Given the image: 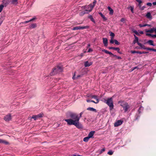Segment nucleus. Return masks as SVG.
<instances>
[{
	"label": "nucleus",
	"mask_w": 156,
	"mask_h": 156,
	"mask_svg": "<svg viewBox=\"0 0 156 156\" xmlns=\"http://www.w3.org/2000/svg\"><path fill=\"white\" fill-rule=\"evenodd\" d=\"M70 116L71 119H65L67 124L69 125H74L78 128H82V125L79 122L80 117L76 114L72 113Z\"/></svg>",
	"instance_id": "f257e3e1"
},
{
	"label": "nucleus",
	"mask_w": 156,
	"mask_h": 156,
	"mask_svg": "<svg viewBox=\"0 0 156 156\" xmlns=\"http://www.w3.org/2000/svg\"><path fill=\"white\" fill-rule=\"evenodd\" d=\"M105 102L109 107L110 110H112L113 108V105L112 98H108L105 100Z\"/></svg>",
	"instance_id": "f03ea898"
},
{
	"label": "nucleus",
	"mask_w": 156,
	"mask_h": 156,
	"mask_svg": "<svg viewBox=\"0 0 156 156\" xmlns=\"http://www.w3.org/2000/svg\"><path fill=\"white\" fill-rule=\"evenodd\" d=\"M18 0H3V4L6 6L7 5L11 2L13 4H16L17 3Z\"/></svg>",
	"instance_id": "7ed1b4c3"
},
{
	"label": "nucleus",
	"mask_w": 156,
	"mask_h": 156,
	"mask_svg": "<svg viewBox=\"0 0 156 156\" xmlns=\"http://www.w3.org/2000/svg\"><path fill=\"white\" fill-rule=\"evenodd\" d=\"M94 7V6H93L91 4H90L86 6L85 8L86 10L83 14H84L85 13H88V12H91Z\"/></svg>",
	"instance_id": "20e7f679"
},
{
	"label": "nucleus",
	"mask_w": 156,
	"mask_h": 156,
	"mask_svg": "<svg viewBox=\"0 0 156 156\" xmlns=\"http://www.w3.org/2000/svg\"><path fill=\"white\" fill-rule=\"evenodd\" d=\"M119 104L123 108L125 112L127 111L129 106L126 103L124 102H119Z\"/></svg>",
	"instance_id": "39448f33"
},
{
	"label": "nucleus",
	"mask_w": 156,
	"mask_h": 156,
	"mask_svg": "<svg viewBox=\"0 0 156 156\" xmlns=\"http://www.w3.org/2000/svg\"><path fill=\"white\" fill-rule=\"evenodd\" d=\"M90 98H94L96 100V101L93 100H91V102H93L95 104L98 103L99 102V100L98 98V97L95 95H91L89 96Z\"/></svg>",
	"instance_id": "423d86ee"
},
{
	"label": "nucleus",
	"mask_w": 156,
	"mask_h": 156,
	"mask_svg": "<svg viewBox=\"0 0 156 156\" xmlns=\"http://www.w3.org/2000/svg\"><path fill=\"white\" fill-rule=\"evenodd\" d=\"M4 119L6 122H9L12 119V115L11 114H9L4 116Z\"/></svg>",
	"instance_id": "0eeeda50"
},
{
	"label": "nucleus",
	"mask_w": 156,
	"mask_h": 156,
	"mask_svg": "<svg viewBox=\"0 0 156 156\" xmlns=\"http://www.w3.org/2000/svg\"><path fill=\"white\" fill-rule=\"evenodd\" d=\"M43 114L42 113H40L37 115H34L32 117V118L36 120L38 118H41Z\"/></svg>",
	"instance_id": "6e6552de"
},
{
	"label": "nucleus",
	"mask_w": 156,
	"mask_h": 156,
	"mask_svg": "<svg viewBox=\"0 0 156 156\" xmlns=\"http://www.w3.org/2000/svg\"><path fill=\"white\" fill-rule=\"evenodd\" d=\"M88 27L87 26H84V27H75L73 29V30H80V29H86V28H88Z\"/></svg>",
	"instance_id": "1a4fd4ad"
},
{
	"label": "nucleus",
	"mask_w": 156,
	"mask_h": 156,
	"mask_svg": "<svg viewBox=\"0 0 156 156\" xmlns=\"http://www.w3.org/2000/svg\"><path fill=\"white\" fill-rule=\"evenodd\" d=\"M122 123V121L121 120H119L116 122L115 123H114V126L115 127H117L118 126H119L120 125H121Z\"/></svg>",
	"instance_id": "9d476101"
},
{
	"label": "nucleus",
	"mask_w": 156,
	"mask_h": 156,
	"mask_svg": "<svg viewBox=\"0 0 156 156\" xmlns=\"http://www.w3.org/2000/svg\"><path fill=\"white\" fill-rule=\"evenodd\" d=\"M92 64V62H89L87 61L85 62L84 63V65L85 67L89 66H91Z\"/></svg>",
	"instance_id": "9b49d317"
},
{
	"label": "nucleus",
	"mask_w": 156,
	"mask_h": 156,
	"mask_svg": "<svg viewBox=\"0 0 156 156\" xmlns=\"http://www.w3.org/2000/svg\"><path fill=\"white\" fill-rule=\"evenodd\" d=\"M0 143L5 145H8L9 144V143L8 141L1 139H0Z\"/></svg>",
	"instance_id": "f8f14e48"
},
{
	"label": "nucleus",
	"mask_w": 156,
	"mask_h": 156,
	"mask_svg": "<svg viewBox=\"0 0 156 156\" xmlns=\"http://www.w3.org/2000/svg\"><path fill=\"white\" fill-rule=\"evenodd\" d=\"M57 73V72L56 69L55 68H54L51 72L50 73V75H54Z\"/></svg>",
	"instance_id": "ddd939ff"
},
{
	"label": "nucleus",
	"mask_w": 156,
	"mask_h": 156,
	"mask_svg": "<svg viewBox=\"0 0 156 156\" xmlns=\"http://www.w3.org/2000/svg\"><path fill=\"white\" fill-rule=\"evenodd\" d=\"M95 133L94 131H92L90 132L88 135V136L90 138H92Z\"/></svg>",
	"instance_id": "4468645a"
},
{
	"label": "nucleus",
	"mask_w": 156,
	"mask_h": 156,
	"mask_svg": "<svg viewBox=\"0 0 156 156\" xmlns=\"http://www.w3.org/2000/svg\"><path fill=\"white\" fill-rule=\"evenodd\" d=\"M103 42L105 46H107L108 45V40L106 38H103Z\"/></svg>",
	"instance_id": "2eb2a0df"
},
{
	"label": "nucleus",
	"mask_w": 156,
	"mask_h": 156,
	"mask_svg": "<svg viewBox=\"0 0 156 156\" xmlns=\"http://www.w3.org/2000/svg\"><path fill=\"white\" fill-rule=\"evenodd\" d=\"M57 73L61 72L62 71V67L60 66H57L55 68Z\"/></svg>",
	"instance_id": "dca6fc26"
},
{
	"label": "nucleus",
	"mask_w": 156,
	"mask_h": 156,
	"mask_svg": "<svg viewBox=\"0 0 156 156\" xmlns=\"http://www.w3.org/2000/svg\"><path fill=\"white\" fill-rule=\"evenodd\" d=\"M138 44L140 47V48L144 49H147V48H146L144 45L140 43H138Z\"/></svg>",
	"instance_id": "f3484780"
},
{
	"label": "nucleus",
	"mask_w": 156,
	"mask_h": 156,
	"mask_svg": "<svg viewBox=\"0 0 156 156\" xmlns=\"http://www.w3.org/2000/svg\"><path fill=\"white\" fill-rule=\"evenodd\" d=\"M108 9L109 11V14L111 15H113V10L109 6H108Z\"/></svg>",
	"instance_id": "a211bd4d"
},
{
	"label": "nucleus",
	"mask_w": 156,
	"mask_h": 156,
	"mask_svg": "<svg viewBox=\"0 0 156 156\" xmlns=\"http://www.w3.org/2000/svg\"><path fill=\"white\" fill-rule=\"evenodd\" d=\"M87 110L92 112H96V110L92 107H89L87 108Z\"/></svg>",
	"instance_id": "6ab92c4d"
},
{
	"label": "nucleus",
	"mask_w": 156,
	"mask_h": 156,
	"mask_svg": "<svg viewBox=\"0 0 156 156\" xmlns=\"http://www.w3.org/2000/svg\"><path fill=\"white\" fill-rule=\"evenodd\" d=\"M147 43L149 44L150 45L154 46L155 45L154 44V42L152 40H150L147 41Z\"/></svg>",
	"instance_id": "aec40b11"
},
{
	"label": "nucleus",
	"mask_w": 156,
	"mask_h": 156,
	"mask_svg": "<svg viewBox=\"0 0 156 156\" xmlns=\"http://www.w3.org/2000/svg\"><path fill=\"white\" fill-rule=\"evenodd\" d=\"M145 31L147 32H150L152 33L154 32V28L151 29L150 30H146Z\"/></svg>",
	"instance_id": "412c9836"
},
{
	"label": "nucleus",
	"mask_w": 156,
	"mask_h": 156,
	"mask_svg": "<svg viewBox=\"0 0 156 156\" xmlns=\"http://www.w3.org/2000/svg\"><path fill=\"white\" fill-rule=\"evenodd\" d=\"M37 27V24L36 23H33L31 24L29 27L30 28V29H33L36 27Z\"/></svg>",
	"instance_id": "4be33fe9"
},
{
	"label": "nucleus",
	"mask_w": 156,
	"mask_h": 156,
	"mask_svg": "<svg viewBox=\"0 0 156 156\" xmlns=\"http://www.w3.org/2000/svg\"><path fill=\"white\" fill-rule=\"evenodd\" d=\"M146 16L148 19H151L152 18V16L151 15V14L150 12H148L147 13L146 15Z\"/></svg>",
	"instance_id": "5701e85b"
},
{
	"label": "nucleus",
	"mask_w": 156,
	"mask_h": 156,
	"mask_svg": "<svg viewBox=\"0 0 156 156\" xmlns=\"http://www.w3.org/2000/svg\"><path fill=\"white\" fill-rule=\"evenodd\" d=\"M135 39L133 41V43L134 44L136 43H137V44H138V43H139L138 41V38L136 37V36H135Z\"/></svg>",
	"instance_id": "b1692460"
},
{
	"label": "nucleus",
	"mask_w": 156,
	"mask_h": 156,
	"mask_svg": "<svg viewBox=\"0 0 156 156\" xmlns=\"http://www.w3.org/2000/svg\"><path fill=\"white\" fill-rule=\"evenodd\" d=\"M90 139V138L88 136L84 137L83 138V140L85 142H87Z\"/></svg>",
	"instance_id": "393cba45"
},
{
	"label": "nucleus",
	"mask_w": 156,
	"mask_h": 156,
	"mask_svg": "<svg viewBox=\"0 0 156 156\" xmlns=\"http://www.w3.org/2000/svg\"><path fill=\"white\" fill-rule=\"evenodd\" d=\"M146 35L147 36H151V37H156V35H153V34H150L147 33L146 34Z\"/></svg>",
	"instance_id": "a878e982"
},
{
	"label": "nucleus",
	"mask_w": 156,
	"mask_h": 156,
	"mask_svg": "<svg viewBox=\"0 0 156 156\" xmlns=\"http://www.w3.org/2000/svg\"><path fill=\"white\" fill-rule=\"evenodd\" d=\"M99 14L101 15V17L104 20H107V19L106 18L105 16L104 15H103V14L101 12H99Z\"/></svg>",
	"instance_id": "bb28decb"
},
{
	"label": "nucleus",
	"mask_w": 156,
	"mask_h": 156,
	"mask_svg": "<svg viewBox=\"0 0 156 156\" xmlns=\"http://www.w3.org/2000/svg\"><path fill=\"white\" fill-rule=\"evenodd\" d=\"M89 18L90 19V20H91L94 23H95V21L94 20V19L93 18V17L92 16H91V15L90 16H89Z\"/></svg>",
	"instance_id": "cd10ccee"
},
{
	"label": "nucleus",
	"mask_w": 156,
	"mask_h": 156,
	"mask_svg": "<svg viewBox=\"0 0 156 156\" xmlns=\"http://www.w3.org/2000/svg\"><path fill=\"white\" fill-rule=\"evenodd\" d=\"M4 6L3 5H0V12H1L4 7Z\"/></svg>",
	"instance_id": "c85d7f7f"
},
{
	"label": "nucleus",
	"mask_w": 156,
	"mask_h": 156,
	"mask_svg": "<svg viewBox=\"0 0 156 156\" xmlns=\"http://www.w3.org/2000/svg\"><path fill=\"white\" fill-rule=\"evenodd\" d=\"M114 50L117 51L118 52V53L121 54V53L119 51L120 49L119 48H114Z\"/></svg>",
	"instance_id": "c756f323"
},
{
	"label": "nucleus",
	"mask_w": 156,
	"mask_h": 156,
	"mask_svg": "<svg viewBox=\"0 0 156 156\" xmlns=\"http://www.w3.org/2000/svg\"><path fill=\"white\" fill-rule=\"evenodd\" d=\"M147 50H149L153 51L156 52V49L151 48H147Z\"/></svg>",
	"instance_id": "7c9ffc66"
},
{
	"label": "nucleus",
	"mask_w": 156,
	"mask_h": 156,
	"mask_svg": "<svg viewBox=\"0 0 156 156\" xmlns=\"http://www.w3.org/2000/svg\"><path fill=\"white\" fill-rule=\"evenodd\" d=\"M137 2L139 4V7L141 6L140 4L142 2L141 0H136Z\"/></svg>",
	"instance_id": "2f4dec72"
},
{
	"label": "nucleus",
	"mask_w": 156,
	"mask_h": 156,
	"mask_svg": "<svg viewBox=\"0 0 156 156\" xmlns=\"http://www.w3.org/2000/svg\"><path fill=\"white\" fill-rule=\"evenodd\" d=\"M114 43L116 44L117 45H119L120 44V43L117 40H114Z\"/></svg>",
	"instance_id": "473e14b6"
},
{
	"label": "nucleus",
	"mask_w": 156,
	"mask_h": 156,
	"mask_svg": "<svg viewBox=\"0 0 156 156\" xmlns=\"http://www.w3.org/2000/svg\"><path fill=\"white\" fill-rule=\"evenodd\" d=\"M129 8L130 9V10L133 13L134 12H133V9H134V7L133 6H130Z\"/></svg>",
	"instance_id": "72a5a7b5"
},
{
	"label": "nucleus",
	"mask_w": 156,
	"mask_h": 156,
	"mask_svg": "<svg viewBox=\"0 0 156 156\" xmlns=\"http://www.w3.org/2000/svg\"><path fill=\"white\" fill-rule=\"evenodd\" d=\"M75 76V75L74 74V75L73 76V79H76L78 78L79 77H80L81 76L80 75H78L76 78L74 76Z\"/></svg>",
	"instance_id": "f704fd0d"
},
{
	"label": "nucleus",
	"mask_w": 156,
	"mask_h": 156,
	"mask_svg": "<svg viewBox=\"0 0 156 156\" xmlns=\"http://www.w3.org/2000/svg\"><path fill=\"white\" fill-rule=\"evenodd\" d=\"M114 40L113 39V37H111V39L110 41V43L112 44H113L114 43Z\"/></svg>",
	"instance_id": "c9c22d12"
},
{
	"label": "nucleus",
	"mask_w": 156,
	"mask_h": 156,
	"mask_svg": "<svg viewBox=\"0 0 156 156\" xmlns=\"http://www.w3.org/2000/svg\"><path fill=\"white\" fill-rule=\"evenodd\" d=\"M110 35L112 37H113V38L115 36L114 34L112 32L110 33Z\"/></svg>",
	"instance_id": "e433bc0d"
},
{
	"label": "nucleus",
	"mask_w": 156,
	"mask_h": 156,
	"mask_svg": "<svg viewBox=\"0 0 156 156\" xmlns=\"http://www.w3.org/2000/svg\"><path fill=\"white\" fill-rule=\"evenodd\" d=\"M108 154L110 155H111L113 154V152L112 151H110L108 152Z\"/></svg>",
	"instance_id": "4c0bfd02"
},
{
	"label": "nucleus",
	"mask_w": 156,
	"mask_h": 156,
	"mask_svg": "<svg viewBox=\"0 0 156 156\" xmlns=\"http://www.w3.org/2000/svg\"><path fill=\"white\" fill-rule=\"evenodd\" d=\"M102 51L105 52V53L106 54H108V51L106 50L105 49L102 50Z\"/></svg>",
	"instance_id": "58836bf2"
},
{
	"label": "nucleus",
	"mask_w": 156,
	"mask_h": 156,
	"mask_svg": "<svg viewBox=\"0 0 156 156\" xmlns=\"http://www.w3.org/2000/svg\"><path fill=\"white\" fill-rule=\"evenodd\" d=\"M147 25H146V24H144V25H142V24H139V26L140 27H145V26H147Z\"/></svg>",
	"instance_id": "ea45409f"
},
{
	"label": "nucleus",
	"mask_w": 156,
	"mask_h": 156,
	"mask_svg": "<svg viewBox=\"0 0 156 156\" xmlns=\"http://www.w3.org/2000/svg\"><path fill=\"white\" fill-rule=\"evenodd\" d=\"M93 51V50L90 48H89L88 50V52H90Z\"/></svg>",
	"instance_id": "a19ab883"
},
{
	"label": "nucleus",
	"mask_w": 156,
	"mask_h": 156,
	"mask_svg": "<svg viewBox=\"0 0 156 156\" xmlns=\"http://www.w3.org/2000/svg\"><path fill=\"white\" fill-rule=\"evenodd\" d=\"M140 9H141V10H143L145 8V6H143L142 7H141V6L140 7Z\"/></svg>",
	"instance_id": "79ce46f5"
},
{
	"label": "nucleus",
	"mask_w": 156,
	"mask_h": 156,
	"mask_svg": "<svg viewBox=\"0 0 156 156\" xmlns=\"http://www.w3.org/2000/svg\"><path fill=\"white\" fill-rule=\"evenodd\" d=\"M147 5L150 6H151L152 5V3L150 2L147 3Z\"/></svg>",
	"instance_id": "37998d69"
},
{
	"label": "nucleus",
	"mask_w": 156,
	"mask_h": 156,
	"mask_svg": "<svg viewBox=\"0 0 156 156\" xmlns=\"http://www.w3.org/2000/svg\"><path fill=\"white\" fill-rule=\"evenodd\" d=\"M35 19H36V18H35V17L33 18V19L30 20H29V21H30V22H31L32 21H33L34 20H35Z\"/></svg>",
	"instance_id": "c03bdc74"
},
{
	"label": "nucleus",
	"mask_w": 156,
	"mask_h": 156,
	"mask_svg": "<svg viewBox=\"0 0 156 156\" xmlns=\"http://www.w3.org/2000/svg\"><path fill=\"white\" fill-rule=\"evenodd\" d=\"M108 54H109V55H112L113 56V54L111 52H109V51H108Z\"/></svg>",
	"instance_id": "a18cd8bd"
},
{
	"label": "nucleus",
	"mask_w": 156,
	"mask_h": 156,
	"mask_svg": "<svg viewBox=\"0 0 156 156\" xmlns=\"http://www.w3.org/2000/svg\"><path fill=\"white\" fill-rule=\"evenodd\" d=\"M29 22H30V21H29H29H26L24 22H22L21 23H28Z\"/></svg>",
	"instance_id": "49530a36"
},
{
	"label": "nucleus",
	"mask_w": 156,
	"mask_h": 156,
	"mask_svg": "<svg viewBox=\"0 0 156 156\" xmlns=\"http://www.w3.org/2000/svg\"><path fill=\"white\" fill-rule=\"evenodd\" d=\"M125 19L122 18L121 19L120 21L122 22H124L125 21Z\"/></svg>",
	"instance_id": "de8ad7c7"
},
{
	"label": "nucleus",
	"mask_w": 156,
	"mask_h": 156,
	"mask_svg": "<svg viewBox=\"0 0 156 156\" xmlns=\"http://www.w3.org/2000/svg\"><path fill=\"white\" fill-rule=\"evenodd\" d=\"M131 52L132 53H136L137 51H131Z\"/></svg>",
	"instance_id": "09e8293b"
},
{
	"label": "nucleus",
	"mask_w": 156,
	"mask_h": 156,
	"mask_svg": "<svg viewBox=\"0 0 156 156\" xmlns=\"http://www.w3.org/2000/svg\"><path fill=\"white\" fill-rule=\"evenodd\" d=\"M134 33H135L137 35H139V34L136 31H134Z\"/></svg>",
	"instance_id": "8fccbe9b"
},
{
	"label": "nucleus",
	"mask_w": 156,
	"mask_h": 156,
	"mask_svg": "<svg viewBox=\"0 0 156 156\" xmlns=\"http://www.w3.org/2000/svg\"><path fill=\"white\" fill-rule=\"evenodd\" d=\"M142 52H140V51H137L136 53L141 54H142Z\"/></svg>",
	"instance_id": "3c124183"
},
{
	"label": "nucleus",
	"mask_w": 156,
	"mask_h": 156,
	"mask_svg": "<svg viewBox=\"0 0 156 156\" xmlns=\"http://www.w3.org/2000/svg\"><path fill=\"white\" fill-rule=\"evenodd\" d=\"M116 58H117L118 59H121V57H119V56H117Z\"/></svg>",
	"instance_id": "603ef678"
},
{
	"label": "nucleus",
	"mask_w": 156,
	"mask_h": 156,
	"mask_svg": "<svg viewBox=\"0 0 156 156\" xmlns=\"http://www.w3.org/2000/svg\"><path fill=\"white\" fill-rule=\"evenodd\" d=\"M2 20H1V19H0V25L2 24Z\"/></svg>",
	"instance_id": "864d4df0"
},
{
	"label": "nucleus",
	"mask_w": 156,
	"mask_h": 156,
	"mask_svg": "<svg viewBox=\"0 0 156 156\" xmlns=\"http://www.w3.org/2000/svg\"><path fill=\"white\" fill-rule=\"evenodd\" d=\"M91 100H87V102H91Z\"/></svg>",
	"instance_id": "5fc2aeb1"
},
{
	"label": "nucleus",
	"mask_w": 156,
	"mask_h": 156,
	"mask_svg": "<svg viewBox=\"0 0 156 156\" xmlns=\"http://www.w3.org/2000/svg\"><path fill=\"white\" fill-rule=\"evenodd\" d=\"M153 4L154 5H156V2H153Z\"/></svg>",
	"instance_id": "6e6d98bb"
},
{
	"label": "nucleus",
	"mask_w": 156,
	"mask_h": 156,
	"mask_svg": "<svg viewBox=\"0 0 156 156\" xmlns=\"http://www.w3.org/2000/svg\"><path fill=\"white\" fill-rule=\"evenodd\" d=\"M105 151V149L104 148L102 149L101 151V152H102L104 151Z\"/></svg>",
	"instance_id": "4d7b16f0"
},
{
	"label": "nucleus",
	"mask_w": 156,
	"mask_h": 156,
	"mask_svg": "<svg viewBox=\"0 0 156 156\" xmlns=\"http://www.w3.org/2000/svg\"><path fill=\"white\" fill-rule=\"evenodd\" d=\"M114 48H115L112 47H109V49H114Z\"/></svg>",
	"instance_id": "13d9d810"
},
{
	"label": "nucleus",
	"mask_w": 156,
	"mask_h": 156,
	"mask_svg": "<svg viewBox=\"0 0 156 156\" xmlns=\"http://www.w3.org/2000/svg\"><path fill=\"white\" fill-rule=\"evenodd\" d=\"M148 53L147 52H144V51H143L142 52V54H145V53Z\"/></svg>",
	"instance_id": "bf43d9fd"
},
{
	"label": "nucleus",
	"mask_w": 156,
	"mask_h": 156,
	"mask_svg": "<svg viewBox=\"0 0 156 156\" xmlns=\"http://www.w3.org/2000/svg\"><path fill=\"white\" fill-rule=\"evenodd\" d=\"M154 32L155 33H156V28H154Z\"/></svg>",
	"instance_id": "052dcab7"
},
{
	"label": "nucleus",
	"mask_w": 156,
	"mask_h": 156,
	"mask_svg": "<svg viewBox=\"0 0 156 156\" xmlns=\"http://www.w3.org/2000/svg\"><path fill=\"white\" fill-rule=\"evenodd\" d=\"M140 33L141 34H143L144 33L142 31L140 32Z\"/></svg>",
	"instance_id": "680f3d73"
},
{
	"label": "nucleus",
	"mask_w": 156,
	"mask_h": 156,
	"mask_svg": "<svg viewBox=\"0 0 156 156\" xmlns=\"http://www.w3.org/2000/svg\"><path fill=\"white\" fill-rule=\"evenodd\" d=\"M96 2H93L94 5H93V6H94V5H95V3H96Z\"/></svg>",
	"instance_id": "e2e57ef3"
},
{
	"label": "nucleus",
	"mask_w": 156,
	"mask_h": 156,
	"mask_svg": "<svg viewBox=\"0 0 156 156\" xmlns=\"http://www.w3.org/2000/svg\"><path fill=\"white\" fill-rule=\"evenodd\" d=\"M81 156V155H73V156Z\"/></svg>",
	"instance_id": "0e129e2a"
},
{
	"label": "nucleus",
	"mask_w": 156,
	"mask_h": 156,
	"mask_svg": "<svg viewBox=\"0 0 156 156\" xmlns=\"http://www.w3.org/2000/svg\"><path fill=\"white\" fill-rule=\"evenodd\" d=\"M112 56H113V57H115L116 58L117 57V56H116V55H113Z\"/></svg>",
	"instance_id": "69168bd1"
},
{
	"label": "nucleus",
	"mask_w": 156,
	"mask_h": 156,
	"mask_svg": "<svg viewBox=\"0 0 156 156\" xmlns=\"http://www.w3.org/2000/svg\"><path fill=\"white\" fill-rule=\"evenodd\" d=\"M146 25H147V26H148V27H151V25H150L146 24Z\"/></svg>",
	"instance_id": "338daca9"
},
{
	"label": "nucleus",
	"mask_w": 156,
	"mask_h": 156,
	"mask_svg": "<svg viewBox=\"0 0 156 156\" xmlns=\"http://www.w3.org/2000/svg\"><path fill=\"white\" fill-rule=\"evenodd\" d=\"M82 112L80 113V117L82 115Z\"/></svg>",
	"instance_id": "774afa93"
}]
</instances>
